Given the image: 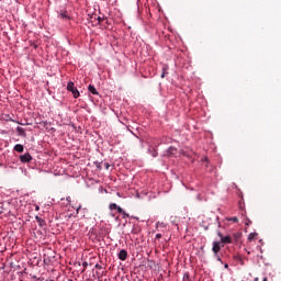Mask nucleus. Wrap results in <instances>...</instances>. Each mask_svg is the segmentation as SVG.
<instances>
[{"label": "nucleus", "instance_id": "1", "mask_svg": "<svg viewBox=\"0 0 281 281\" xmlns=\"http://www.w3.org/2000/svg\"><path fill=\"white\" fill-rule=\"evenodd\" d=\"M67 91H70V93H72L75 99L80 98V91H78V88H76V85L74 83V81H69L67 83Z\"/></svg>", "mask_w": 281, "mask_h": 281}, {"label": "nucleus", "instance_id": "2", "mask_svg": "<svg viewBox=\"0 0 281 281\" xmlns=\"http://www.w3.org/2000/svg\"><path fill=\"white\" fill-rule=\"evenodd\" d=\"M178 153H179V150L177 149V147L170 146V147L166 150L165 155H166L167 157H177Z\"/></svg>", "mask_w": 281, "mask_h": 281}, {"label": "nucleus", "instance_id": "3", "mask_svg": "<svg viewBox=\"0 0 281 281\" xmlns=\"http://www.w3.org/2000/svg\"><path fill=\"white\" fill-rule=\"evenodd\" d=\"M32 155H30V153H26L24 155L20 156V161L21 164H30V161H32Z\"/></svg>", "mask_w": 281, "mask_h": 281}, {"label": "nucleus", "instance_id": "4", "mask_svg": "<svg viewBox=\"0 0 281 281\" xmlns=\"http://www.w3.org/2000/svg\"><path fill=\"white\" fill-rule=\"evenodd\" d=\"M212 251L214 256L218 255V251H221V241H213Z\"/></svg>", "mask_w": 281, "mask_h": 281}, {"label": "nucleus", "instance_id": "5", "mask_svg": "<svg viewBox=\"0 0 281 281\" xmlns=\"http://www.w3.org/2000/svg\"><path fill=\"white\" fill-rule=\"evenodd\" d=\"M117 256H119V260L124 261L126 260V258H128V251H126V249H122L120 250Z\"/></svg>", "mask_w": 281, "mask_h": 281}, {"label": "nucleus", "instance_id": "6", "mask_svg": "<svg viewBox=\"0 0 281 281\" xmlns=\"http://www.w3.org/2000/svg\"><path fill=\"white\" fill-rule=\"evenodd\" d=\"M223 245H232V236H221V241Z\"/></svg>", "mask_w": 281, "mask_h": 281}, {"label": "nucleus", "instance_id": "7", "mask_svg": "<svg viewBox=\"0 0 281 281\" xmlns=\"http://www.w3.org/2000/svg\"><path fill=\"white\" fill-rule=\"evenodd\" d=\"M16 133L19 135V137H27V134L25 133V128L18 126L16 127Z\"/></svg>", "mask_w": 281, "mask_h": 281}, {"label": "nucleus", "instance_id": "8", "mask_svg": "<svg viewBox=\"0 0 281 281\" xmlns=\"http://www.w3.org/2000/svg\"><path fill=\"white\" fill-rule=\"evenodd\" d=\"M13 150H15V153H23L25 150V147L21 144H16L14 147H13Z\"/></svg>", "mask_w": 281, "mask_h": 281}, {"label": "nucleus", "instance_id": "9", "mask_svg": "<svg viewBox=\"0 0 281 281\" xmlns=\"http://www.w3.org/2000/svg\"><path fill=\"white\" fill-rule=\"evenodd\" d=\"M88 91H89L90 93H92V95H98V90L95 89V86H93V85H90V86L88 87Z\"/></svg>", "mask_w": 281, "mask_h": 281}, {"label": "nucleus", "instance_id": "10", "mask_svg": "<svg viewBox=\"0 0 281 281\" xmlns=\"http://www.w3.org/2000/svg\"><path fill=\"white\" fill-rule=\"evenodd\" d=\"M58 19H69V13L67 11L58 13Z\"/></svg>", "mask_w": 281, "mask_h": 281}, {"label": "nucleus", "instance_id": "11", "mask_svg": "<svg viewBox=\"0 0 281 281\" xmlns=\"http://www.w3.org/2000/svg\"><path fill=\"white\" fill-rule=\"evenodd\" d=\"M156 227H157V229H166V223L157 222Z\"/></svg>", "mask_w": 281, "mask_h": 281}, {"label": "nucleus", "instance_id": "12", "mask_svg": "<svg viewBox=\"0 0 281 281\" xmlns=\"http://www.w3.org/2000/svg\"><path fill=\"white\" fill-rule=\"evenodd\" d=\"M182 281H192V279H190V272H184Z\"/></svg>", "mask_w": 281, "mask_h": 281}, {"label": "nucleus", "instance_id": "13", "mask_svg": "<svg viewBox=\"0 0 281 281\" xmlns=\"http://www.w3.org/2000/svg\"><path fill=\"white\" fill-rule=\"evenodd\" d=\"M256 236H258V234L257 233H250L249 235H248V240H254L255 238H256Z\"/></svg>", "mask_w": 281, "mask_h": 281}, {"label": "nucleus", "instance_id": "14", "mask_svg": "<svg viewBox=\"0 0 281 281\" xmlns=\"http://www.w3.org/2000/svg\"><path fill=\"white\" fill-rule=\"evenodd\" d=\"M167 74H168V70H167L166 67H164V68H162V74H161L160 77H161V78H166Z\"/></svg>", "mask_w": 281, "mask_h": 281}, {"label": "nucleus", "instance_id": "15", "mask_svg": "<svg viewBox=\"0 0 281 281\" xmlns=\"http://www.w3.org/2000/svg\"><path fill=\"white\" fill-rule=\"evenodd\" d=\"M243 236V233H234L232 238H240Z\"/></svg>", "mask_w": 281, "mask_h": 281}, {"label": "nucleus", "instance_id": "16", "mask_svg": "<svg viewBox=\"0 0 281 281\" xmlns=\"http://www.w3.org/2000/svg\"><path fill=\"white\" fill-rule=\"evenodd\" d=\"M119 205L115 203L110 204V210H117Z\"/></svg>", "mask_w": 281, "mask_h": 281}, {"label": "nucleus", "instance_id": "17", "mask_svg": "<svg viewBox=\"0 0 281 281\" xmlns=\"http://www.w3.org/2000/svg\"><path fill=\"white\" fill-rule=\"evenodd\" d=\"M227 221H232L233 223H238V217H231V218H227Z\"/></svg>", "mask_w": 281, "mask_h": 281}, {"label": "nucleus", "instance_id": "18", "mask_svg": "<svg viewBox=\"0 0 281 281\" xmlns=\"http://www.w3.org/2000/svg\"><path fill=\"white\" fill-rule=\"evenodd\" d=\"M214 257L216 258L217 262H221V265H223V259L221 258V256H218V254L217 256H214Z\"/></svg>", "mask_w": 281, "mask_h": 281}, {"label": "nucleus", "instance_id": "19", "mask_svg": "<svg viewBox=\"0 0 281 281\" xmlns=\"http://www.w3.org/2000/svg\"><path fill=\"white\" fill-rule=\"evenodd\" d=\"M116 212H117L119 214H122V213L124 212V209H122V206H117Z\"/></svg>", "mask_w": 281, "mask_h": 281}, {"label": "nucleus", "instance_id": "20", "mask_svg": "<svg viewBox=\"0 0 281 281\" xmlns=\"http://www.w3.org/2000/svg\"><path fill=\"white\" fill-rule=\"evenodd\" d=\"M180 155H183V157H190V154L186 153L184 150H181Z\"/></svg>", "mask_w": 281, "mask_h": 281}, {"label": "nucleus", "instance_id": "21", "mask_svg": "<svg viewBox=\"0 0 281 281\" xmlns=\"http://www.w3.org/2000/svg\"><path fill=\"white\" fill-rule=\"evenodd\" d=\"M121 214L123 215V218H128V213H126V211H123Z\"/></svg>", "mask_w": 281, "mask_h": 281}, {"label": "nucleus", "instance_id": "22", "mask_svg": "<svg viewBox=\"0 0 281 281\" xmlns=\"http://www.w3.org/2000/svg\"><path fill=\"white\" fill-rule=\"evenodd\" d=\"M104 168L105 170H109V168H111V165L109 162H104Z\"/></svg>", "mask_w": 281, "mask_h": 281}, {"label": "nucleus", "instance_id": "23", "mask_svg": "<svg viewBox=\"0 0 281 281\" xmlns=\"http://www.w3.org/2000/svg\"><path fill=\"white\" fill-rule=\"evenodd\" d=\"M81 209H82V205H79V206L76 209L77 214H79V212H80Z\"/></svg>", "mask_w": 281, "mask_h": 281}, {"label": "nucleus", "instance_id": "24", "mask_svg": "<svg viewBox=\"0 0 281 281\" xmlns=\"http://www.w3.org/2000/svg\"><path fill=\"white\" fill-rule=\"evenodd\" d=\"M66 201H67L68 203H71V196H67V198H66Z\"/></svg>", "mask_w": 281, "mask_h": 281}, {"label": "nucleus", "instance_id": "25", "mask_svg": "<svg viewBox=\"0 0 281 281\" xmlns=\"http://www.w3.org/2000/svg\"><path fill=\"white\" fill-rule=\"evenodd\" d=\"M159 238H161V234H156V239L159 240Z\"/></svg>", "mask_w": 281, "mask_h": 281}, {"label": "nucleus", "instance_id": "26", "mask_svg": "<svg viewBox=\"0 0 281 281\" xmlns=\"http://www.w3.org/2000/svg\"><path fill=\"white\" fill-rule=\"evenodd\" d=\"M98 21H99V23H102L103 21H104V19H102V18H98Z\"/></svg>", "mask_w": 281, "mask_h": 281}, {"label": "nucleus", "instance_id": "27", "mask_svg": "<svg viewBox=\"0 0 281 281\" xmlns=\"http://www.w3.org/2000/svg\"><path fill=\"white\" fill-rule=\"evenodd\" d=\"M36 220L38 221V223H43V220L38 216H36Z\"/></svg>", "mask_w": 281, "mask_h": 281}, {"label": "nucleus", "instance_id": "28", "mask_svg": "<svg viewBox=\"0 0 281 281\" xmlns=\"http://www.w3.org/2000/svg\"><path fill=\"white\" fill-rule=\"evenodd\" d=\"M224 268H225V269H229V265L225 263V265H224Z\"/></svg>", "mask_w": 281, "mask_h": 281}, {"label": "nucleus", "instance_id": "29", "mask_svg": "<svg viewBox=\"0 0 281 281\" xmlns=\"http://www.w3.org/2000/svg\"><path fill=\"white\" fill-rule=\"evenodd\" d=\"M202 161H207V157H204V158L202 159Z\"/></svg>", "mask_w": 281, "mask_h": 281}, {"label": "nucleus", "instance_id": "30", "mask_svg": "<svg viewBox=\"0 0 281 281\" xmlns=\"http://www.w3.org/2000/svg\"><path fill=\"white\" fill-rule=\"evenodd\" d=\"M250 224H251V222H250V221L246 222V225H250Z\"/></svg>", "mask_w": 281, "mask_h": 281}, {"label": "nucleus", "instance_id": "31", "mask_svg": "<svg viewBox=\"0 0 281 281\" xmlns=\"http://www.w3.org/2000/svg\"><path fill=\"white\" fill-rule=\"evenodd\" d=\"M35 210L38 212V210H41V207L36 206Z\"/></svg>", "mask_w": 281, "mask_h": 281}, {"label": "nucleus", "instance_id": "32", "mask_svg": "<svg viewBox=\"0 0 281 281\" xmlns=\"http://www.w3.org/2000/svg\"><path fill=\"white\" fill-rule=\"evenodd\" d=\"M133 218H134V220H136V221H139V218H138V217L133 216Z\"/></svg>", "mask_w": 281, "mask_h": 281}, {"label": "nucleus", "instance_id": "33", "mask_svg": "<svg viewBox=\"0 0 281 281\" xmlns=\"http://www.w3.org/2000/svg\"><path fill=\"white\" fill-rule=\"evenodd\" d=\"M153 157H157V154H153Z\"/></svg>", "mask_w": 281, "mask_h": 281}, {"label": "nucleus", "instance_id": "34", "mask_svg": "<svg viewBox=\"0 0 281 281\" xmlns=\"http://www.w3.org/2000/svg\"><path fill=\"white\" fill-rule=\"evenodd\" d=\"M176 227H177V229H179V225L178 224H176Z\"/></svg>", "mask_w": 281, "mask_h": 281}, {"label": "nucleus", "instance_id": "35", "mask_svg": "<svg viewBox=\"0 0 281 281\" xmlns=\"http://www.w3.org/2000/svg\"><path fill=\"white\" fill-rule=\"evenodd\" d=\"M218 236H220V238H221V236H223V234L218 233Z\"/></svg>", "mask_w": 281, "mask_h": 281}, {"label": "nucleus", "instance_id": "36", "mask_svg": "<svg viewBox=\"0 0 281 281\" xmlns=\"http://www.w3.org/2000/svg\"><path fill=\"white\" fill-rule=\"evenodd\" d=\"M262 281H268V279L267 278H263V280Z\"/></svg>", "mask_w": 281, "mask_h": 281}, {"label": "nucleus", "instance_id": "37", "mask_svg": "<svg viewBox=\"0 0 281 281\" xmlns=\"http://www.w3.org/2000/svg\"><path fill=\"white\" fill-rule=\"evenodd\" d=\"M3 166V164L2 162H0V168Z\"/></svg>", "mask_w": 281, "mask_h": 281}]
</instances>
